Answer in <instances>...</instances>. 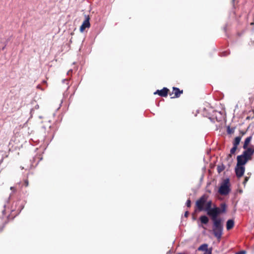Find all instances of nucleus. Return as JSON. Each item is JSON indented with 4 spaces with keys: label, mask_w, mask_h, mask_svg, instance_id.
I'll return each instance as SVG.
<instances>
[{
    "label": "nucleus",
    "mask_w": 254,
    "mask_h": 254,
    "mask_svg": "<svg viewBox=\"0 0 254 254\" xmlns=\"http://www.w3.org/2000/svg\"><path fill=\"white\" fill-rule=\"evenodd\" d=\"M212 202L211 200H206V203L205 204L204 211H206L207 214L210 217L211 219L212 220V215L210 214V212L212 210H213V207H212Z\"/></svg>",
    "instance_id": "6e6552de"
},
{
    "label": "nucleus",
    "mask_w": 254,
    "mask_h": 254,
    "mask_svg": "<svg viewBox=\"0 0 254 254\" xmlns=\"http://www.w3.org/2000/svg\"><path fill=\"white\" fill-rule=\"evenodd\" d=\"M245 171V168L244 166H238V165H236L235 168V173L238 178L242 177L244 174Z\"/></svg>",
    "instance_id": "0eeeda50"
},
{
    "label": "nucleus",
    "mask_w": 254,
    "mask_h": 254,
    "mask_svg": "<svg viewBox=\"0 0 254 254\" xmlns=\"http://www.w3.org/2000/svg\"><path fill=\"white\" fill-rule=\"evenodd\" d=\"M225 169V166L223 164L218 165L217 167V170L218 173H220Z\"/></svg>",
    "instance_id": "f3484780"
},
{
    "label": "nucleus",
    "mask_w": 254,
    "mask_h": 254,
    "mask_svg": "<svg viewBox=\"0 0 254 254\" xmlns=\"http://www.w3.org/2000/svg\"><path fill=\"white\" fill-rule=\"evenodd\" d=\"M228 132L230 133L232 132L231 130H230L229 128L228 129Z\"/></svg>",
    "instance_id": "bb28decb"
},
{
    "label": "nucleus",
    "mask_w": 254,
    "mask_h": 254,
    "mask_svg": "<svg viewBox=\"0 0 254 254\" xmlns=\"http://www.w3.org/2000/svg\"><path fill=\"white\" fill-rule=\"evenodd\" d=\"M249 180V177H245V179H244V181L243 182V184L244 185H246V184L247 183V182L248 181V180Z\"/></svg>",
    "instance_id": "6ab92c4d"
},
{
    "label": "nucleus",
    "mask_w": 254,
    "mask_h": 254,
    "mask_svg": "<svg viewBox=\"0 0 254 254\" xmlns=\"http://www.w3.org/2000/svg\"><path fill=\"white\" fill-rule=\"evenodd\" d=\"M90 17L88 15H85V19L83 22L82 25L80 27V31L83 32L86 28H89L90 26V23L89 22Z\"/></svg>",
    "instance_id": "423d86ee"
},
{
    "label": "nucleus",
    "mask_w": 254,
    "mask_h": 254,
    "mask_svg": "<svg viewBox=\"0 0 254 254\" xmlns=\"http://www.w3.org/2000/svg\"><path fill=\"white\" fill-rule=\"evenodd\" d=\"M186 205L188 207H190L191 206V201L190 199L187 200L186 202Z\"/></svg>",
    "instance_id": "a211bd4d"
},
{
    "label": "nucleus",
    "mask_w": 254,
    "mask_h": 254,
    "mask_svg": "<svg viewBox=\"0 0 254 254\" xmlns=\"http://www.w3.org/2000/svg\"><path fill=\"white\" fill-rule=\"evenodd\" d=\"M208 195L207 194L202 195L195 202V211H204L206 200H208Z\"/></svg>",
    "instance_id": "f03ea898"
},
{
    "label": "nucleus",
    "mask_w": 254,
    "mask_h": 254,
    "mask_svg": "<svg viewBox=\"0 0 254 254\" xmlns=\"http://www.w3.org/2000/svg\"><path fill=\"white\" fill-rule=\"evenodd\" d=\"M199 220L202 224H207L209 222V218L206 215H202L199 217Z\"/></svg>",
    "instance_id": "ddd939ff"
},
{
    "label": "nucleus",
    "mask_w": 254,
    "mask_h": 254,
    "mask_svg": "<svg viewBox=\"0 0 254 254\" xmlns=\"http://www.w3.org/2000/svg\"><path fill=\"white\" fill-rule=\"evenodd\" d=\"M243 154L241 155L243 156L245 158H247L248 160H250L252 158V156L254 153V148L251 147L245 149Z\"/></svg>",
    "instance_id": "20e7f679"
},
{
    "label": "nucleus",
    "mask_w": 254,
    "mask_h": 254,
    "mask_svg": "<svg viewBox=\"0 0 254 254\" xmlns=\"http://www.w3.org/2000/svg\"><path fill=\"white\" fill-rule=\"evenodd\" d=\"M237 149V147L233 145V147L230 150V154H229L227 156V159L232 157V155L235 154Z\"/></svg>",
    "instance_id": "2eb2a0df"
},
{
    "label": "nucleus",
    "mask_w": 254,
    "mask_h": 254,
    "mask_svg": "<svg viewBox=\"0 0 254 254\" xmlns=\"http://www.w3.org/2000/svg\"><path fill=\"white\" fill-rule=\"evenodd\" d=\"M237 164L238 166H244V165H245L247 162L249 161L247 159V158H245L242 155H239L237 156Z\"/></svg>",
    "instance_id": "9d476101"
},
{
    "label": "nucleus",
    "mask_w": 254,
    "mask_h": 254,
    "mask_svg": "<svg viewBox=\"0 0 254 254\" xmlns=\"http://www.w3.org/2000/svg\"><path fill=\"white\" fill-rule=\"evenodd\" d=\"M220 206V207H218L214 205L213 210L210 213L212 215L213 233L214 236L218 240H220L222 237L223 227L222 219L217 218V217L219 214L226 212L227 205L225 203H222Z\"/></svg>",
    "instance_id": "f257e3e1"
},
{
    "label": "nucleus",
    "mask_w": 254,
    "mask_h": 254,
    "mask_svg": "<svg viewBox=\"0 0 254 254\" xmlns=\"http://www.w3.org/2000/svg\"><path fill=\"white\" fill-rule=\"evenodd\" d=\"M169 90L166 88L164 87L161 90H157L154 92V94H158L161 97H166L169 93Z\"/></svg>",
    "instance_id": "1a4fd4ad"
},
{
    "label": "nucleus",
    "mask_w": 254,
    "mask_h": 254,
    "mask_svg": "<svg viewBox=\"0 0 254 254\" xmlns=\"http://www.w3.org/2000/svg\"><path fill=\"white\" fill-rule=\"evenodd\" d=\"M25 184L26 187H27L28 186V181L27 180H26L25 181Z\"/></svg>",
    "instance_id": "4be33fe9"
},
{
    "label": "nucleus",
    "mask_w": 254,
    "mask_h": 254,
    "mask_svg": "<svg viewBox=\"0 0 254 254\" xmlns=\"http://www.w3.org/2000/svg\"><path fill=\"white\" fill-rule=\"evenodd\" d=\"M234 226V221L232 219H229L226 223V228L228 230L232 229Z\"/></svg>",
    "instance_id": "f8f14e48"
},
{
    "label": "nucleus",
    "mask_w": 254,
    "mask_h": 254,
    "mask_svg": "<svg viewBox=\"0 0 254 254\" xmlns=\"http://www.w3.org/2000/svg\"><path fill=\"white\" fill-rule=\"evenodd\" d=\"M230 181L229 179H226L222 182L219 189L218 192L221 195H227L230 191L231 189Z\"/></svg>",
    "instance_id": "7ed1b4c3"
},
{
    "label": "nucleus",
    "mask_w": 254,
    "mask_h": 254,
    "mask_svg": "<svg viewBox=\"0 0 254 254\" xmlns=\"http://www.w3.org/2000/svg\"><path fill=\"white\" fill-rule=\"evenodd\" d=\"M252 136H250L246 138L245 142H244V145H243V148L244 149H246V148H248V146L250 142H251V141L252 140Z\"/></svg>",
    "instance_id": "4468645a"
},
{
    "label": "nucleus",
    "mask_w": 254,
    "mask_h": 254,
    "mask_svg": "<svg viewBox=\"0 0 254 254\" xmlns=\"http://www.w3.org/2000/svg\"><path fill=\"white\" fill-rule=\"evenodd\" d=\"M10 190H15V189H14V187H10Z\"/></svg>",
    "instance_id": "b1692460"
},
{
    "label": "nucleus",
    "mask_w": 254,
    "mask_h": 254,
    "mask_svg": "<svg viewBox=\"0 0 254 254\" xmlns=\"http://www.w3.org/2000/svg\"><path fill=\"white\" fill-rule=\"evenodd\" d=\"M3 228H4V226H3V225L2 226H0V231H2V230H3Z\"/></svg>",
    "instance_id": "5701e85b"
},
{
    "label": "nucleus",
    "mask_w": 254,
    "mask_h": 254,
    "mask_svg": "<svg viewBox=\"0 0 254 254\" xmlns=\"http://www.w3.org/2000/svg\"><path fill=\"white\" fill-rule=\"evenodd\" d=\"M197 250L198 251H204V253L210 252L211 254H212V248L208 249V245L207 244H203L198 248Z\"/></svg>",
    "instance_id": "9b49d317"
},
{
    "label": "nucleus",
    "mask_w": 254,
    "mask_h": 254,
    "mask_svg": "<svg viewBox=\"0 0 254 254\" xmlns=\"http://www.w3.org/2000/svg\"><path fill=\"white\" fill-rule=\"evenodd\" d=\"M203 254H211V252H207L206 253H204Z\"/></svg>",
    "instance_id": "a878e982"
},
{
    "label": "nucleus",
    "mask_w": 254,
    "mask_h": 254,
    "mask_svg": "<svg viewBox=\"0 0 254 254\" xmlns=\"http://www.w3.org/2000/svg\"><path fill=\"white\" fill-rule=\"evenodd\" d=\"M241 139V137L240 136L236 137L233 142V145L237 147L240 142Z\"/></svg>",
    "instance_id": "dca6fc26"
},
{
    "label": "nucleus",
    "mask_w": 254,
    "mask_h": 254,
    "mask_svg": "<svg viewBox=\"0 0 254 254\" xmlns=\"http://www.w3.org/2000/svg\"><path fill=\"white\" fill-rule=\"evenodd\" d=\"M177 254H187V253H185V252H183V253H178Z\"/></svg>",
    "instance_id": "393cba45"
},
{
    "label": "nucleus",
    "mask_w": 254,
    "mask_h": 254,
    "mask_svg": "<svg viewBox=\"0 0 254 254\" xmlns=\"http://www.w3.org/2000/svg\"><path fill=\"white\" fill-rule=\"evenodd\" d=\"M246 252L245 251H241L237 253V254H246Z\"/></svg>",
    "instance_id": "aec40b11"
},
{
    "label": "nucleus",
    "mask_w": 254,
    "mask_h": 254,
    "mask_svg": "<svg viewBox=\"0 0 254 254\" xmlns=\"http://www.w3.org/2000/svg\"><path fill=\"white\" fill-rule=\"evenodd\" d=\"M188 215H189V212L186 211L185 213V217H187L188 216Z\"/></svg>",
    "instance_id": "412c9836"
},
{
    "label": "nucleus",
    "mask_w": 254,
    "mask_h": 254,
    "mask_svg": "<svg viewBox=\"0 0 254 254\" xmlns=\"http://www.w3.org/2000/svg\"><path fill=\"white\" fill-rule=\"evenodd\" d=\"M183 93V90H180L179 88L175 87H173L172 93H170L169 95L171 98H177L180 97L181 95Z\"/></svg>",
    "instance_id": "39448f33"
}]
</instances>
